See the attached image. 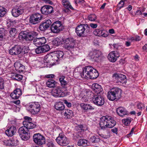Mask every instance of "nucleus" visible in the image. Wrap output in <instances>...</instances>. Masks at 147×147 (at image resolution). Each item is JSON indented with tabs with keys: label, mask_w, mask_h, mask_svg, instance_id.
<instances>
[{
	"label": "nucleus",
	"mask_w": 147,
	"mask_h": 147,
	"mask_svg": "<svg viewBox=\"0 0 147 147\" xmlns=\"http://www.w3.org/2000/svg\"><path fill=\"white\" fill-rule=\"evenodd\" d=\"M82 78H88L92 79L96 78L99 76L98 71L91 66H86L82 69V72L80 73Z\"/></svg>",
	"instance_id": "1"
},
{
	"label": "nucleus",
	"mask_w": 147,
	"mask_h": 147,
	"mask_svg": "<svg viewBox=\"0 0 147 147\" xmlns=\"http://www.w3.org/2000/svg\"><path fill=\"white\" fill-rule=\"evenodd\" d=\"M116 124V122L113 117L106 115L100 119V125L102 129L104 130L107 128H112Z\"/></svg>",
	"instance_id": "2"
},
{
	"label": "nucleus",
	"mask_w": 147,
	"mask_h": 147,
	"mask_svg": "<svg viewBox=\"0 0 147 147\" xmlns=\"http://www.w3.org/2000/svg\"><path fill=\"white\" fill-rule=\"evenodd\" d=\"M91 32V28L87 24H80L76 28V32L80 37H85Z\"/></svg>",
	"instance_id": "3"
},
{
	"label": "nucleus",
	"mask_w": 147,
	"mask_h": 147,
	"mask_svg": "<svg viewBox=\"0 0 147 147\" xmlns=\"http://www.w3.org/2000/svg\"><path fill=\"white\" fill-rule=\"evenodd\" d=\"M55 130L56 133L59 134V136L55 140L58 144L62 146L68 145L69 143V140L61 132V128H57Z\"/></svg>",
	"instance_id": "4"
},
{
	"label": "nucleus",
	"mask_w": 147,
	"mask_h": 147,
	"mask_svg": "<svg viewBox=\"0 0 147 147\" xmlns=\"http://www.w3.org/2000/svg\"><path fill=\"white\" fill-rule=\"evenodd\" d=\"M65 45V47L67 49L71 50L74 48L75 46L76 40L71 37L63 39Z\"/></svg>",
	"instance_id": "5"
},
{
	"label": "nucleus",
	"mask_w": 147,
	"mask_h": 147,
	"mask_svg": "<svg viewBox=\"0 0 147 147\" xmlns=\"http://www.w3.org/2000/svg\"><path fill=\"white\" fill-rule=\"evenodd\" d=\"M18 132L20 137L23 140L26 141L30 138V133L28 132V130L24 126L19 128Z\"/></svg>",
	"instance_id": "6"
},
{
	"label": "nucleus",
	"mask_w": 147,
	"mask_h": 147,
	"mask_svg": "<svg viewBox=\"0 0 147 147\" xmlns=\"http://www.w3.org/2000/svg\"><path fill=\"white\" fill-rule=\"evenodd\" d=\"M117 80L116 83L119 85H125L127 82L126 77L125 75L120 73H115L113 76Z\"/></svg>",
	"instance_id": "7"
},
{
	"label": "nucleus",
	"mask_w": 147,
	"mask_h": 147,
	"mask_svg": "<svg viewBox=\"0 0 147 147\" xmlns=\"http://www.w3.org/2000/svg\"><path fill=\"white\" fill-rule=\"evenodd\" d=\"M51 32L54 33H58L63 29L64 27L60 21H57L54 22L51 26Z\"/></svg>",
	"instance_id": "8"
},
{
	"label": "nucleus",
	"mask_w": 147,
	"mask_h": 147,
	"mask_svg": "<svg viewBox=\"0 0 147 147\" xmlns=\"http://www.w3.org/2000/svg\"><path fill=\"white\" fill-rule=\"evenodd\" d=\"M33 138L34 142L38 145H42L45 143V137L39 133L34 134Z\"/></svg>",
	"instance_id": "9"
},
{
	"label": "nucleus",
	"mask_w": 147,
	"mask_h": 147,
	"mask_svg": "<svg viewBox=\"0 0 147 147\" xmlns=\"http://www.w3.org/2000/svg\"><path fill=\"white\" fill-rule=\"evenodd\" d=\"M27 107L32 114L35 115L39 111L40 105L38 102H34L27 105Z\"/></svg>",
	"instance_id": "10"
},
{
	"label": "nucleus",
	"mask_w": 147,
	"mask_h": 147,
	"mask_svg": "<svg viewBox=\"0 0 147 147\" xmlns=\"http://www.w3.org/2000/svg\"><path fill=\"white\" fill-rule=\"evenodd\" d=\"M93 103L98 106L103 105L105 102L104 99L103 97L100 95H96L92 98Z\"/></svg>",
	"instance_id": "11"
},
{
	"label": "nucleus",
	"mask_w": 147,
	"mask_h": 147,
	"mask_svg": "<svg viewBox=\"0 0 147 147\" xmlns=\"http://www.w3.org/2000/svg\"><path fill=\"white\" fill-rule=\"evenodd\" d=\"M42 18L41 14L36 13L32 15L29 19L30 23L33 24H35L40 22Z\"/></svg>",
	"instance_id": "12"
},
{
	"label": "nucleus",
	"mask_w": 147,
	"mask_h": 147,
	"mask_svg": "<svg viewBox=\"0 0 147 147\" xmlns=\"http://www.w3.org/2000/svg\"><path fill=\"white\" fill-rule=\"evenodd\" d=\"M91 54V58L93 61H98L101 58L102 53L98 50H94Z\"/></svg>",
	"instance_id": "13"
},
{
	"label": "nucleus",
	"mask_w": 147,
	"mask_h": 147,
	"mask_svg": "<svg viewBox=\"0 0 147 147\" xmlns=\"http://www.w3.org/2000/svg\"><path fill=\"white\" fill-rule=\"evenodd\" d=\"M120 56L119 52L117 51L111 52L108 55V58L109 60L111 62H115Z\"/></svg>",
	"instance_id": "14"
},
{
	"label": "nucleus",
	"mask_w": 147,
	"mask_h": 147,
	"mask_svg": "<svg viewBox=\"0 0 147 147\" xmlns=\"http://www.w3.org/2000/svg\"><path fill=\"white\" fill-rule=\"evenodd\" d=\"M52 94L53 96L56 97H63L65 95V93L59 87H57L53 89L52 91Z\"/></svg>",
	"instance_id": "15"
},
{
	"label": "nucleus",
	"mask_w": 147,
	"mask_h": 147,
	"mask_svg": "<svg viewBox=\"0 0 147 147\" xmlns=\"http://www.w3.org/2000/svg\"><path fill=\"white\" fill-rule=\"evenodd\" d=\"M46 42V40L45 38L42 37L40 38H36L34 40L33 44L36 47H40L45 44Z\"/></svg>",
	"instance_id": "16"
},
{
	"label": "nucleus",
	"mask_w": 147,
	"mask_h": 147,
	"mask_svg": "<svg viewBox=\"0 0 147 147\" xmlns=\"http://www.w3.org/2000/svg\"><path fill=\"white\" fill-rule=\"evenodd\" d=\"M41 11L42 14L47 15L53 13V8L51 6L45 5L41 7Z\"/></svg>",
	"instance_id": "17"
},
{
	"label": "nucleus",
	"mask_w": 147,
	"mask_h": 147,
	"mask_svg": "<svg viewBox=\"0 0 147 147\" xmlns=\"http://www.w3.org/2000/svg\"><path fill=\"white\" fill-rule=\"evenodd\" d=\"M21 46L16 45L11 48L9 53L11 55H18L21 53Z\"/></svg>",
	"instance_id": "18"
},
{
	"label": "nucleus",
	"mask_w": 147,
	"mask_h": 147,
	"mask_svg": "<svg viewBox=\"0 0 147 147\" xmlns=\"http://www.w3.org/2000/svg\"><path fill=\"white\" fill-rule=\"evenodd\" d=\"M26 41H30L33 40L37 37L38 33L36 32L32 31L29 32L26 31Z\"/></svg>",
	"instance_id": "19"
},
{
	"label": "nucleus",
	"mask_w": 147,
	"mask_h": 147,
	"mask_svg": "<svg viewBox=\"0 0 147 147\" xmlns=\"http://www.w3.org/2000/svg\"><path fill=\"white\" fill-rule=\"evenodd\" d=\"M84 126L82 125H79L76 127L75 129L78 131L76 136L77 138L79 139L83 136L84 131Z\"/></svg>",
	"instance_id": "20"
},
{
	"label": "nucleus",
	"mask_w": 147,
	"mask_h": 147,
	"mask_svg": "<svg viewBox=\"0 0 147 147\" xmlns=\"http://www.w3.org/2000/svg\"><path fill=\"white\" fill-rule=\"evenodd\" d=\"M38 47L35 49V52L37 54H40L47 52L50 49L48 45Z\"/></svg>",
	"instance_id": "21"
},
{
	"label": "nucleus",
	"mask_w": 147,
	"mask_h": 147,
	"mask_svg": "<svg viewBox=\"0 0 147 147\" xmlns=\"http://www.w3.org/2000/svg\"><path fill=\"white\" fill-rule=\"evenodd\" d=\"M52 22L49 19L47 20L45 22L41 24L39 26V28L41 31L47 30L51 24Z\"/></svg>",
	"instance_id": "22"
},
{
	"label": "nucleus",
	"mask_w": 147,
	"mask_h": 147,
	"mask_svg": "<svg viewBox=\"0 0 147 147\" xmlns=\"http://www.w3.org/2000/svg\"><path fill=\"white\" fill-rule=\"evenodd\" d=\"M24 12V10L22 7H20L16 9H12L11 13L12 15L15 17H17L22 14Z\"/></svg>",
	"instance_id": "23"
},
{
	"label": "nucleus",
	"mask_w": 147,
	"mask_h": 147,
	"mask_svg": "<svg viewBox=\"0 0 147 147\" xmlns=\"http://www.w3.org/2000/svg\"><path fill=\"white\" fill-rule=\"evenodd\" d=\"M55 60L54 59L53 54L52 55L49 54L46 55L44 58V62L45 63L51 64L55 62Z\"/></svg>",
	"instance_id": "24"
},
{
	"label": "nucleus",
	"mask_w": 147,
	"mask_h": 147,
	"mask_svg": "<svg viewBox=\"0 0 147 147\" xmlns=\"http://www.w3.org/2000/svg\"><path fill=\"white\" fill-rule=\"evenodd\" d=\"M105 30H102V29H95L93 32L94 34L98 36H102L103 37H106L108 35L105 33Z\"/></svg>",
	"instance_id": "25"
},
{
	"label": "nucleus",
	"mask_w": 147,
	"mask_h": 147,
	"mask_svg": "<svg viewBox=\"0 0 147 147\" xmlns=\"http://www.w3.org/2000/svg\"><path fill=\"white\" fill-rule=\"evenodd\" d=\"M92 87L95 92L97 94L102 93L103 89L101 86L98 84H92Z\"/></svg>",
	"instance_id": "26"
},
{
	"label": "nucleus",
	"mask_w": 147,
	"mask_h": 147,
	"mask_svg": "<svg viewBox=\"0 0 147 147\" xmlns=\"http://www.w3.org/2000/svg\"><path fill=\"white\" fill-rule=\"evenodd\" d=\"M16 130V127L12 126L6 130L5 133L8 136H12L15 134Z\"/></svg>",
	"instance_id": "27"
},
{
	"label": "nucleus",
	"mask_w": 147,
	"mask_h": 147,
	"mask_svg": "<svg viewBox=\"0 0 147 147\" xmlns=\"http://www.w3.org/2000/svg\"><path fill=\"white\" fill-rule=\"evenodd\" d=\"M14 66L16 70L20 73L23 71L25 69V66L21 64L19 61L15 62L14 64Z\"/></svg>",
	"instance_id": "28"
},
{
	"label": "nucleus",
	"mask_w": 147,
	"mask_h": 147,
	"mask_svg": "<svg viewBox=\"0 0 147 147\" xmlns=\"http://www.w3.org/2000/svg\"><path fill=\"white\" fill-rule=\"evenodd\" d=\"M115 96L117 98V100L119 99L121 97V90L118 88H114L111 89Z\"/></svg>",
	"instance_id": "29"
},
{
	"label": "nucleus",
	"mask_w": 147,
	"mask_h": 147,
	"mask_svg": "<svg viewBox=\"0 0 147 147\" xmlns=\"http://www.w3.org/2000/svg\"><path fill=\"white\" fill-rule=\"evenodd\" d=\"M80 105L81 108L85 111L93 110L95 109V107L94 106L89 104L82 103Z\"/></svg>",
	"instance_id": "30"
},
{
	"label": "nucleus",
	"mask_w": 147,
	"mask_h": 147,
	"mask_svg": "<svg viewBox=\"0 0 147 147\" xmlns=\"http://www.w3.org/2000/svg\"><path fill=\"white\" fill-rule=\"evenodd\" d=\"M24 126L26 127L27 130L29 129H32L35 127L36 125L32 123L31 121H24L23 123Z\"/></svg>",
	"instance_id": "31"
},
{
	"label": "nucleus",
	"mask_w": 147,
	"mask_h": 147,
	"mask_svg": "<svg viewBox=\"0 0 147 147\" xmlns=\"http://www.w3.org/2000/svg\"><path fill=\"white\" fill-rule=\"evenodd\" d=\"M53 54L54 59L56 61H57L59 59L62 58L64 55L63 53L61 51H56L55 53Z\"/></svg>",
	"instance_id": "32"
},
{
	"label": "nucleus",
	"mask_w": 147,
	"mask_h": 147,
	"mask_svg": "<svg viewBox=\"0 0 147 147\" xmlns=\"http://www.w3.org/2000/svg\"><path fill=\"white\" fill-rule=\"evenodd\" d=\"M55 108L58 111H62L64 109L65 106L63 102L59 101L55 103L54 105Z\"/></svg>",
	"instance_id": "33"
},
{
	"label": "nucleus",
	"mask_w": 147,
	"mask_h": 147,
	"mask_svg": "<svg viewBox=\"0 0 147 147\" xmlns=\"http://www.w3.org/2000/svg\"><path fill=\"white\" fill-rule=\"evenodd\" d=\"M117 112L120 116H123L127 115V111L123 107H120L117 109Z\"/></svg>",
	"instance_id": "34"
},
{
	"label": "nucleus",
	"mask_w": 147,
	"mask_h": 147,
	"mask_svg": "<svg viewBox=\"0 0 147 147\" xmlns=\"http://www.w3.org/2000/svg\"><path fill=\"white\" fill-rule=\"evenodd\" d=\"M73 115V111L70 110H65L64 113V118L67 119H70Z\"/></svg>",
	"instance_id": "35"
},
{
	"label": "nucleus",
	"mask_w": 147,
	"mask_h": 147,
	"mask_svg": "<svg viewBox=\"0 0 147 147\" xmlns=\"http://www.w3.org/2000/svg\"><path fill=\"white\" fill-rule=\"evenodd\" d=\"M47 86L50 88H54L57 85V82L53 80L49 79L46 83Z\"/></svg>",
	"instance_id": "36"
},
{
	"label": "nucleus",
	"mask_w": 147,
	"mask_h": 147,
	"mask_svg": "<svg viewBox=\"0 0 147 147\" xmlns=\"http://www.w3.org/2000/svg\"><path fill=\"white\" fill-rule=\"evenodd\" d=\"M112 91L111 90L109 91L107 94V97L109 100L113 101L114 100H117V98L115 96L114 94L112 92Z\"/></svg>",
	"instance_id": "37"
},
{
	"label": "nucleus",
	"mask_w": 147,
	"mask_h": 147,
	"mask_svg": "<svg viewBox=\"0 0 147 147\" xmlns=\"http://www.w3.org/2000/svg\"><path fill=\"white\" fill-rule=\"evenodd\" d=\"M88 140L86 139H81L79 140L78 142V145L79 146H86L87 145Z\"/></svg>",
	"instance_id": "38"
},
{
	"label": "nucleus",
	"mask_w": 147,
	"mask_h": 147,
	"mask_svg": "<svg viewBox=\"0 0 147 147\" xmlns=\"http://www.w3.org/2000/svg\"><path fill=\"white\" fill-rule=\"evenodd\" d=\"M19 37L20 40H25L26 41V31L21 32L20 33Z\"/></svg>",
	"instance_id": "39"
},
{
	"label": "nucleus",
	"mask_w": 147,
	"mask_h": 147,
	"mask_svg": "<svg viewBox=\"0 0 147 147\" xmlns=\"http://www.w3.org/2000/svg\"><path fill=\"white\" fill-rule=\"evenodd\" d=\"M7 9L2 6H0V18L3 17L6 13Z\"/></svg>",
	"instance_id": "40"
},
{
	"label": "nucleus",
	"mask_w": 147,
	"mask_h": 147,
	"mask_svg": "<svg viewBox=\"0 0 147 147\" xmlns=\"http://www.w3.org/2000/svg\"><path fill=\"white\" fill-rule=\"evenodd\" d=\"M9 32L11 37H14L17 34V31L15 28H11Z\"/></svg>",
	"instance_id": "41"
},
{
	"label": "nucleus",
	"mask_w": 147,
	"mask_h": 147,
	"mask_svg": "<svg viewBox=\"0 0 147 147\" xmlns=\"http://www.w3.org/2000/svg\"><path fill=\"white\" fill-rule=\"evenodd\" d=\"M131 121V119L129 117L123 119L122 120L123 123L125 125L128 126L130 123Z\"/></svg>",
	"instance_id": "42"
},
{
	"label": "nucleus",
	"mask_w": 147,
	"mask_h": 147,
	"mask_svg": "<svg viewBox=\"0 0 147 147\" xmlns=\"http://www.w3.org/2000/svg\"><path fill=\"white\" fill-rule=\"evenodd\" d=\"M21 53L23 54H25L28 53L29 51V47L26 46H21Z\"/></svg>",
	"instance_id": "43"
},
{
	"label": "nucleus",
	"mask_w": 147,
	"mask_h": 147,
	"mask_svg": "<svg viewBox=\"0 0 147 147\" xmlns=\"http://www.w3.org/2000/svg\"><path fill=\"white\" fill-rule=\"evenodd\" d=\"M13 78L14 80L18 81H20L22 80L23 76L22 75L20 74H15L13 76Z\"/></svg>",
	"instance_id": "44"
},
{
	"label": "nucleus",
	"mask_w": 147,
	"mask_h": 147,
	"mask_svg": "<svg viewBox=\"0 0 147 147\" xmlns=\"http://www.w3.org/2000/svg\"><path fill=\"white\" fill-rule=\"evenodd\" d=\"M96 16L94 14H91L89 15L88 17V20L91 21H95L96 19Z\"/></svg>",
	"instance_id": "45"
},
{
	"label": "nucleus",
	"mask_w": 147,
	"mask_h": 147,
	"mask_svg": "<svg viewBox=\"0 0 147 147\" xmlns=\"http://www.w3.org/2000/svg\"><path fill=\"white\" fill-rule=\"evenodd\" d=\"M90 140L93 143H97L99 141L98 138H96L94 136L91 137L90 138Z\"/></svg>",
	"instance_id": "46"
},
{
	"label": "nucleus",
	"mask_w": 147,
	"mask_h": 147,
	"mask_svg": "<svg viewBox=\"0 0 147 147\" xmlns=\"http://www.w3.org/2000/svg\"><path fill=\"white\" fill-rule=\"evenodd\" d=\"M14 92L16 93V95H17L18 98L22 94L21 90L20 89H17L14 90Z\"/></svg>",
	"instance_id": "47"
},
{
	"label": "nucleus",
	"mask_w": 147,
	"mask_h": 147,
	"mask_svg": "<svg viewBox=\"0 0 147 147\" xmlns=\"http://www.w3.org/2000/svg\"><path fill=\"white\" fill-rule=\"evenodd\" d=\"M62 3L63 5L64 6V7L66 8H67L68 5L70 4V3L68 1V0H62Z\"/></svg>",
	"instance_id": "48"
},
{
	"label": "nucleus",
	"mask_w": 147,
	"mask_h": 147,
	"mask_svg": "<svg viewBox=\"0 0 147 147\" xmlns=\"http://www.w3.org/2000/svg\"><path fill=\"white\" fill-rule=\"evenodd\" d=\"M4 81L2 78H0V89H3L4 88Z\"/></svg>",
	"instance_id": "49"
},
{
	"label": "nucleus",
	"mask_w": 147,
	"mask_h": 147,
	"mask_svg": "<svg viewBox=\"0 0 147 147\" xmlns=\"http://www.w3.org/2000/svg\"><path fill=\"white\" fill-rule=\"evenodd\" d=\"M125 0H121L119 3L118 5V7L120 9L123 7L124 6V1Z\"/></svg>",
	"instance_id": "50"
},
{
	"label": "nucleus",
	"mask_w": 147,
	"mask_h": 147,
	"mask_svg": "<svg viewBox=\"0 0 147 147\" xmlns=\"http://www.w3.org/2000/svg\"><path fill=\"white\" fill-rule=\"evenodd\" d=\"M3 144L5 146H10L11 145V144L10 143V141L9 140H4L2 141Z\"/></svg>",
	"instance_id": "51"
},
{
	"label": "nucleus",
	"mask_w": 147,
	"mask_h": 147,
	"mask_svg": "<svg viewBox=\"0 0 147 147\" xmlns=\"http://www.w3.org/2000/svg\"><path fill=\"white\" fill-rule=\"evenodd\" d=\"M47 146L48 147H55L52 141H50L47 142Z\"/></svg>",
	"instance_id": "52"
},
{
	"label": "nucleus",
	"mask_w": 147,
	"mask_h": 147,
	"mask_svg": "<svg viewBox=\"0 0 147 147\" xmlns=\"http://www.w3.org/2000/svg\"><path fill=\"white\" fill-rule=\"evenodd\" d=\"M67 7V8H66L65 9H64V11L65 12H69V11H70V10L69 9H70L72 10L74 9L73 8V7L71 5H70V4H69V5H68Z\"/></svg>",
	"instance_id": "53"
},
{
	"label": "nucleus",
	"mask_w": 147,
	"mask_h": 147,
	"mask_svg": "<svg viewBox=\"0 0 147 147\" xmlns=\"http://www.w3.org/2000/svg\"><path fill=\"white\" fill-rule=\"evenodd\" d=\"M7 32H4L1 33L0 34V38L6 39L7 38V37H6V34Z\"/></svg>",
	"instance_id": "54"
},
{
	"label": "nucleus",
	"mask_w": 147,
	"mask_h": 147,
	"mask_svg": "<svg viewBox=\"0 0 147 147\" xmlns=\"http://www.w3.org/2000/svg\"><path fill=\"white\" fill-rule=\"evenodd\" d=\"M10 96L12 99H17L18 98L17 95H16L15 93L14 92V91L11 93L10 94Z\"/></svg>",
	"instance_id": "55"
},
{
	"label": "nucleus",
	"mask_w": 147,
	"mask_h": 147,
	"mask_svg": "<svg viewBox=\"0 0 147 147\" xmlns=\"http://www.w3.org/2000/svg\"><path fill=\"white\" fill-rule=\"evenodd\" d=\"M59 40V38H57L55 40L53 41L54 44L56 46H58L60 44V42H59L58 40Z\"/></svg>",
	"instance_id": "56"
},
{
	"label": "nucleus",
	"mask_w": 147,
	"mask_h": 147,
	"mask_svg": "<svg viewBox=\"0 0 147 147\" xmlns=\"http://www.w3.org/2000/svg\"><path fill=\"white\" fill-rule=\"evenodd\" d=\"M64 103L67 107H71V103L68 102L66 100H64Z\"/></svg>",
	"instance_id": "57"
},
{
	"label": "nucleus",
	"mask_w": 147,
	"mask_h": 147,
	"mask_svg": "<svg viewBox=\"0 0 147 147\" xmlns=\"http://www.w3.org/2000/svg\"><path fill=\"white\" fill-rule=\"evenodd\" d=\"M90 26L93 28H95L97 26V24H96L90 23Z\"/></svg>",
	"instance_id": "58"
},
{
	"label": "nucleus",
	"mask_w": 147,
	"mask_h": 147,
	"mask_svg": "<svg viewBox=\"0 0 147 147\" xmlns=\"http://www.w3.org/2000/svg\"><path fill=\"white\" fill-rule=\"evenodd\" d=\"M118 129L116 127H114L113 129H111V131L113 133L115 134H117Z\"/></svg>",
	"instance_id": "59"
},
{
	"label": "nucleus",
	"mask_w": 147,
	"mask_h": 147,
	"mask_svg": "<svg viewBox=\"0 0 147 147\" xmlns=\"http://www.w3.org/2000/svg\"><path fill=\"white\" fill-rule=\"evenodd\" d=\"M24 119L26 120L25 121H32V119L30 117L26 116L24 117Z\"/></svg>",
	"instance_id": "60"
},
{
	"label": "nucleus",
	"mask_w": 147,
	"mask_h": 147,
	"mask_svg": "<svg viewBox=\"0 0 147 147\" xmlns=\"http://www.w3.org/2000/svg\"><path fill=\"white\" fill-rule=\"evenodd\" d=\"M61 86H64L66 85L67 84V82L65 80H63V81H61Z\"/></svg>",
	"instance_id": "61"
},
{
	"label": "nucleus",
	"mask_w": 147,
	"mask_h": 147,
	"mask_svg": "<svg viewBox=\"0 0 147 147\" xmlns=\"http://www.w3.org/2000/svg\"><path fill=\"white\" fill-rule=\"evenodd\" d=\"M134 129V127H133L132 128L130 133L127 135V137L130 136V135L133 133Z\"/></svg>",
	"instance_id": "62"
},
{
	"label": "nucleus",
	"mask_w": 147,
	"mask_h": 147,
	"mask_svg": "<svg viewBox=\"0 0 147 147\" xmlns=\"http://www.w3.org/2000/svg\"><path fill=\"white\" fill-rule=\"evenodd\" d=\"M143 105L142 103H140L137 105V107L138 109H142V106Z\"/></svg>",
	"instance_id": "63"
},
{
	"label": "nucleus",
	"mask_w": 147,
	"mask_h": 147,
	"mask_svg": "<svg viewBox=\"0 0 147 147\" xmlns=\"http://www.w3.org/2000/svg\"><path fill=\"white\" fill-rule=\"evenodd\" d=\"M142 49L144 51L147 52V44H145L143 47Z\"/></svg>",
	"instance_id": "64"
}]
</instances>
